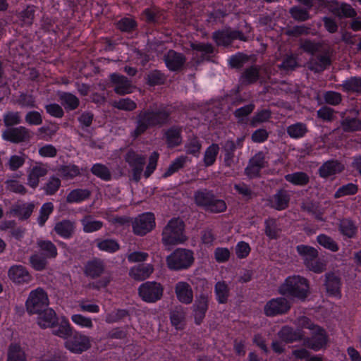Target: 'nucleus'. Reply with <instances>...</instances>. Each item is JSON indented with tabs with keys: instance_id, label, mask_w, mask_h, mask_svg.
I'll use <instances>...</instances> for the list:
<instances>
[{
	"instance_id": "nucleus-54",
	"label": "nucleus",
	"mask_w": 361,
	"mask_h": 361,
	"mask_svg": "<svg viewBox=\"0 0 361 361\" xmlns=\"http://www.w3.org/2000/svg\"><path fill=\"white\" fill-rule=\"evenodd\" d=\"M255 107V106L254 104H249L235 109L233 112V115L236 118H238V123H245L247 116L254 111Z\"/></svg>"
},
{
	"instance_id": "nucleus-1",
	"label": "nucleus",
	"mask_w": 361,
	"mask_h": 361,
	"mask_svg": "<svg viewBox=\"0 0 361 361\" xmlns=\"http://www.w3.org/2000/svg\"><path fill=\"white\" fill-rule=\"evenodd\" d=\"M172 111V107L164 104L159 106L153 104L147 109L139 111L136 116L135 128L132 132V136L137 137L149 128H161L169 125Z\"/></svg>"
},
{
	"instance_id": "nucleus-22",
	"label": "nucleus",
	"mask_w": 361,
	"mask_h": 361,
	"mask_svg": "<svg viewBox=\"0 0 361 361\" xmlns=\"http://www.w3.org/2000/svg\"><path fill=\"white\" fill-rule=\"evenodd\" d=\"M221 149L224 154V164L227 167L233 166L237 162L235 156L236 145L232 140H227L221 143Z\"/></svg>"
},
{
	"instance_id": "nucleus-18",
	"label": "nucleus",
	"mask_w": 361,
	"mask_h": 361,
	"mask_svg": "<svg viewBox=\"0 0 361 361\" xmlns=\"http://www.w3.org/2000/svg\"><path fill=\"white\" fill-rule=\"evenodd\" d=\"M8 274L10 279L18 284L28 283L32 279L27 269L22 265H13L11 267L8 269Z\"/></svg>"
},
{
	"instance_id": "nucleus-36",
	"label": "nucleus",
	"mask_w": 361,
	"mask_h": 361,
	"mask_svg": "<svg viewBox=\"0 0 361 361\" xmlns=\"http://www.w3.org/2000/svg\"><path fill=\"white\" fill-rule=\"evenodd\" d=\"M214 194L212 190L207 189L198 190L194 193L195 202L199 207L204 209Z\"/></svg>"
},
{
	"instance_id": "nucleus-16",
	"label": "nucleus",
	"mask_w": 361,
	"mask_h": 361,
	"mask_svg": "<svg viewBox=\"0 0 361 361\" xmlns=\"http://www.w3.org/2000/svg\"><path fill=\"white\" fill-rule=\"evenodd\" d=\"M209 306L208 295L202 293L197 296L192 305V314L196 324H200L205 317L206 312Z\"/></svg>"
},
{
	"instance_id": "nucleus-37",
	"label": "nucleus",
	"mask_w": 361,
	"mask_h": 361,
	"mask_svg": "<svg viewBox=\"0 0 361 361\" xmlns=\"http://www.w3.org/2000/svg\"><path fill=\"white\" fill-rule=\"evenodd\" d=\"M142 16L144 20L149 24H158L164 19L161 11L157 8H148L145 9Z\"/></svg>"
},
{
	"instance_id": "nucleus-59",
	"label": "nucleus",
	"mask_w": 361,
	"mask_h": 361,
	"mask_svg": "<svg viewBox=\"0 0 361 361\" xmlns=\"http://www.w3.org/2000/svg\"><path fill=\"white\" fill-rule=\"evenodd\" d=\"M265 234L270 239H276L279 237V229L278 228L276 221L274 219H268L264 221Z\"/></svg>"
},
{
	"instance_id": "nucleus-9",
	"label": "nucleus",
	"mask_w": 361,
	"mask_h": 361,
	"mask_svg": "<svg viewBox=\"0 0 361 361\" xmlns=\"http://www.w3.org/2000/svg\"><path fill=\"white\" fill-rule=\"evenodd\" d=\"M212 39L218 46L228 47L235 39H240L243 42L247 40V37L244 35L243 32L226 28L221 30H217L213 32Z\"/></svg>"
},
{
	"instance_id": "nucleus-25",
	"label": "nucleus",
	"mask_w": 361,
	"mask_h": 361,
	"mask_svg": "<svg viewBox=\"0 0 361 361\" xmlns=\"http://www.w3.org/2000/svg\"><path fill=\"white\" fill-rule=\"evenodd\" d=\"M37 323L42 328H51L58 324V317L51 308H46L41 313H37Z\"/></svg>"
},
{
	"instance_id": "nucleus-44",
	"label": "nucleus",
	"mask_w": 361,
	"mask_h": 361,
	"mask_svg": "<svg viewBox=\"0 0 361 361\" xmlns=\"http://www.w3.org/2000/svg\"><path fill=\"white\" fill-rule=\"evenodd\" d=\"M81 224L83 231L85 233H92L101 229L103 226V222L97 221L90 215H87L81 219Z\"/></svg>"
},
{
	"instance_id": "nucleus-40",
	"label": "nucleus",
	"mask_w": 361,
	"mask_h": 361,
	"mask_svg": "<svg viewBox=\"0 0 361 361\" xmlns=\"http://www.w3.org/2000/svg\"><path fill=\"white\" fill-rule=\"evenodd\" d=\"M227 205L224 200L218 198L215 194L209 200L204 210L211 213H221L226 210Z\"/></svg>"
},
{
	"instance_id": "nucleus-30",
	"label": "nucleus",
	"mask_w": 361,
	"mask_h": 361,
	"mask_svg": "<svg viewBox=\"0 0 361 361\" xmlns=\"http://www.w3.org/2000/svg\"><path fill=\"white\" fill-rule=\"evenodd\" d=\"M279 337L285 343H289L302 339V334L300 330L295 331L293 328L285 326L278 333Z\"/></svg>"
},
{
	"instance_id": "nucleus-45",
	"label": "nucleus",
	"mask_w": 361,
	"mask_h": 361,
	"mask_svg": "<svg viewBox=\"0 0 361 361\" xmlns=\"http://www.w3.org/2000/svg\"><path fill=\"white\" fill-rule=\"evenodd\" d=\"M219 151V145L215 143L212 144L206 149L203 158L204 166L208 167L215 163Z\"/></svg>"
},
{
	"instance_id": "nucleus-31",
	"label": "nucleus",
	"mask_w": 361,
	"mask_h": 361,
	"mask_svg": "<svg viewBox=\"0 0 361 361\" xmlns=\"http://www.w3.org/2000/svg\"><path fill=\"white\" fill-rule=\"evenodd\" d=\"M153 271L152 265L142 264L131 268L129 274L135 280L143 281L148 278Z\"/></svg>"
},
{
	"instance_id": "nucleus-3",
	"label": "nucleus",
	"mask_w": 361,
	"mask_h": 361,
	"mask_svg": "<svg viewBox=\"0 0 361 361\" xmlns=\"http://www.w3.org/2000/svg\"><path fill=\"white\" fill-rule=\"evenodd\" d=\"M279 293L282 295L290 296L305 300L309 293L308 281L298 275L289 276L280 286Z\"/></svg>"
},
{
	"instance_id": "nucleus-49",
	"label": "nucleus",
	"mask_w": 361,
	"mask_h": 361,
	"mask_svg": "<svg viewBox=\"0 0 361 361\" xmlns=\"http://www.w3.org/2000/svg\"><path fill=\"white\" fill-rule=\"evenodd\" d=\"M339 231L345 236L348 238H353L357 233V227L349 219H343L340 221Z\"/></svg>"
},
{
	"instance_id": "nucleus-63",
	"label": "nucleus",
	"mask_w": 361,
	"mask_h": 361,
	"mask_svg": "<svg viewBox=\"0 0 361 361\" xmlns=\"http://www.w3.org/2000/svg\"><path fill=\"white\" fill-rule=\"evenodd\" d=\"M358 187L357 185L350 183L341 186L335 192L334 197L340 198L345 195H352L357 193Z\"/></svg>"
},
{
	"instance_id": "nucleus-15",
	"label": "nucleus",
	"mask_w": 361,
	"mask_h": 361,
	"mask_svg": "<svg viewBox=\"0 0 361 361\" xmlns=\"http://www.w3.org/2000/svg\"><path fill=\"white\" fill-rule=\"evenodd\" d=\"M265 159L264 152L260 151L256 153L249 160L248 164L245 169V174L250 178L259 177L261 170L267 166Z\"/></svg>"
},
{
	"instance_id": "nucleus-58",
	"label": "nucleus",
	"mask_w": 361,
	"mask_h": 361,
	"mask_svg": "<svg viewBox=\"0 0 361 361\" xmlns=\"http://www.w3.org/2000/svg\"><path fill=\"white\" fill-rule=\"evenodd\" d=\"M8 361H26L25 353L19 345L11 344L9 346Z\"/></svg>"
},
{
	"instance_id": "nucleus-52",
	"label": "nucleus",
	"mask_w": 361,
	"mask_h": 361,
	"mask_svg": "<svg viewBox=\"0 0 361 361\" xmlns=\"http://www.w3.org/2000/svg\"><path fill=\"white\" fill-rule=\"evenodd\" d=\"M233 188L236 192L242 196V199L246 202H248L256 196V194L251 189L250 186L245 183H235Z\"/></svg>"
},
{
	"instance_id": "nucleus-53",
	"label": "nucleus",
	"mask_w": 361,
	"mask_h": 361,
	"mask_svg": "<svg viewBox=\"0 0 361 361\" xmlns=\"http://www.w3.org/2000/svg\"><path fill=\"white\" fill-rule=\"evenodd\" d=\"M96 241L97 247L102 251L112 253L116 252L120 248L119 244L113 239H97Z\"/></svg>"
},
{
	"instance_id": "nucleus-8",
	"label": "nucleus",
	"mask_w": 361,
	"mask_h": 361,
	"mask_svg": "<svg viewBox=\"0 0 361 361\" xmlns=\"http://www.w3.org/2000/svg\"><path fill=\"white\" fill-rule=\"evenodd\" d=\"M164 288L156 281H147L142 283L138 288L140 298L147 302H156L163 296Z\"/></svg>"
},
{
	"instance_id": "nucleus-33",
	"label": "nucleus",
	"mask_w": 361,
	"mask_h": 361,
	"mask_svg": "<svg viewBox=\"0 0 361 361\" xmlns=\"http://www.w3.org/2000/svg\"><path fill=\"white\" fill-rule=\"evenodd\" d=\"M296 250L302 257L306 267L314 258H317L318 257V251L311 246L299 245L296 247Z\"/></svg>"
},
{
	"instance_id": "nucleus-17",
	"label": "nucleus",
	"mask_w": 361,
	"mask_h": 361,
	"mask_svg": "<svg viewBox=\"0 0 361 361\" xmlns=\"http://www.w3.org/2000/svg\"><path fill=\"white\" fill-rule=\"evenodd\" d=\"M164 61L169 70L179 71L183 68L186 58L182 53L170 49L164 54Z\"/></svg>"
},
{
	"instance_id": "nucleus-51",
	"label": "nucleus",
	"mask_w": 361,
	"mask_h": 361,
	"mask_svg": "<svg viewBox=\"0 0 361 361\" xmlns=\"http://www.w3.org/2000/svg\"><path fill=\"white\" fill-rule=\"evenodd\" d=\"M31 267L36 271H43L46 269L48 264L47 258L42 255L33 254L29 258Z\"/></svg>"
},
{
	"instance_id": "nucleus-27",
	"label": "nucleus",
	"mask_w": 361,
	"mask_h": 361,
	"mask_svg": "<svg viewBox=\"0 0 361 361\" xmlns=\"http://www.w3.org/2000/svg\"><path fill=\"white\" fill-rule=\"evenodd\" d=\"M260 66L252 65L246 68L240 75V81L247 85L256 82L259 79Z\"/></svg>"
},
{
	"instance_id": "nucleus-38",
	"label": "nucleus",
	"mask_w": 361,
	"mask_h": 361,
	"mask_svg": "<svg viewBox=\"0 0 361 361\" xmlns=\"http://www.w3.org/2000/svg\"><path fill=\"white\" fill-rule=\"evenodd\" d=\"M327 47L328 45H326L324 43L316 42L310 39H305L300 43V47L303 49V51L306 53L312 54V56H314L319 51H323V49Z\"/></svg>"
},
{
	"instance_id": "nucleus-2",
	"label": "nucleus",
	"mask_w": 361,
	"mask_h": 361,
	"mask_svg": "<svg viewBox=\"0 0 361 361\" xmlns=\"http://www.w3.org/2000/svg\"><path fill=\"white\" fill-rule=\"evenodd\" d=\"M159 154L154 152L149 157L148 164L144 171L146 164V156L133 149H129L124 155V160L128 163L130 171L129 172V180L139 183L143 173L145 178H148L157 168Z\"/></svg>"
},
{
	"instance_id": "nucleus-50",
	"label": "nucleus",
	"mask_w": 361,
	"mask_h": 361,
	"mask_svg": "<svg viewBox=\"0 0 361 361\" xmlns=\"http://www.w3.org/2000/svg\"><path fill=\"white\" fill-rule=\"evenodd\" d=\"M22 121L19 111H8L3 116L4 125L6 128H10L20 124Z\"/></svg>"
},
{
	"instance_id": "nucleus-20",
	"label": "nucleus",
	"mask_w": 361,
	"mask_h": 361,
	"mask_svg": "<svg viewBox=\"0 0 361 361\" xmlns=\"http://www.w3.org/2000/svg\"><path fill=\"white\" fill-rule=\"evenodd\" d=\"M177 299L183 304L189 305L193 300V291L190 285L185 281L178 282L174 287Z\"/></svg>"
},
{
	"instance_id": "nucleus-10",
	"label": "nucleus",
	"mask_w": 361,
	"mask_h": 361,
	"mask_svg": "<svg viewBox=\"0 0 361 361\" xmlns=\"http://www.w3.org/2000/svg\"><path fill=\"white\" fill-rule=\"evenodd\" d=\"M2 139L14 144L27 142L32 138V133L25 126H14L6 128L2 132Z\"/></svg>"
},
{
	"instance_id": "nucleus-46",
	"label": "nucleus",
	"mask_w": 361,
	"mask_h": 361,
	"mask_svg": "<svg viewBox=\"0 0 361 361\" xmlns=\"http://www.w3.org/2000/svg\"><path fill=\"white\" fill-rule=\"evenodd\" d=\"M285 180L295 185L304 186L310 181L309 176L305 172H295L285 176Z\"/></svg>"
},
{
	"instance_id": "nucleus-57",
	"label": "nucleus",
	"mask_w": 361,
	"mask_h": 361,
	"mask_svg": "<svg viewBox=\"0 0 361 361\" xmlns=\"http://www.w3.org/2000/svg\"><path fill=\"white\" fill-rule=\"evenodd\" d=\"M61 181L59 178L51 176L44 185L42 189L48 195H54L61 187Z\"/></svg>"
},
{
	"instance_id": "nucleus-6",
	"label": "nucleus",
	"mask_w": 361,
	"mask_h": 361,
	"mask_svg": "<svg viewBox=\"0 0 361 361\" xmlns=\"http://www.w3.org/2000/svg\"><path fill=\"white\" fill-rule=\"evenodd\" d=\"M26 309L29 314L41 313L48 307L49 298L42 288L31 291L26 301Z\"/></svg>"
},
{
	"instance_id": "nucleus-23",
	"label": "nucleus",
	"mask_w": 361,
	"mask_h": 361,
	"mask_svg": "<svg viewBox=\"0 0 361 361\" xmlns=\"http://www.w3.org/2000/svg\"><path fill=\"white\" fill-rule=\"evenodd\" d=\"M104 269V261L99 258H94L86 263L84 271L87 276L97 279L103 274Z\"/></svg>"
},
{
	"instance_id": "nucleus-62",
	"label": "nucleus",
	"mask_w": 361,
	"mask_h": 361,
	"mask_svg": "<svg viewBox=\"0 0 361 361\" xmlns=\"http://www.w3.org/2000/svg\"><path fill=\"white\" fill-rule=\"evenodd\" d=\"M271 112L269 109H262L257 111L250 121L252 127H256L258 124L267 121L271 118Z\"/></svg>"
},
{
	"instance_id": "nucleus-56",
	"label": "nucleus",
	"mask_w": 361,
	"mask_h": 361,
	"mask_svg": "<svg viewBox=\"0 0 361 361\" xmlns=\"http://www.w3.org/2000/svg\"><path fill=\"white\" fill-rule=\"evenodd\" d=\"M91 172L101 179L108 181L111 178V173L109 169L104 164H95L91 169Z\"/></svg>"
},
{
	"instance_id": "nucleus-60",
	"label": "nucleus",
	"mask_w": 361,
	"mask_h": 361,
	"mask_svg": "<svg viewBox=\"0 0 361 361\" xmlns=\"http://www.w3.org/2000/svg\"><path fill=\"white\" fill-rule=\"evenodd\" d=\"M53 334L63 338L70 337L72 334V329L67 319H62L56 329L53 330Z\"/></svg>"
},
{
	"instance_id": "nucleus-32",
	"label": "nucleus",
	"mask_w": 361,
	"mask_h": 361,
	"mask_svg": "<svg viewBox=\"0 0 361 361\" xmlns=\"http://www.w3.org/2000/svg\"><path fill=\"white\" fill-rule=\"evenodd\" d=\"M190 47L192 51L200 52L201 54L198 61L209 60L211 55L214 52V47L212 44L209 43H191Z\"/></svg>"
},
{
	"instance_id": "nucleus-39",
	"label": "nucleus",
	"mask_w": 361,
	"mask_h": 361,
	"mask_svg": "<svg viewBox=\"0 0 361 361\" xmlns=\"http://www.w3.org/2000/svg\"><path fill=\"white\" fill-rule=\"evenodd\" d=\"M91 192L87 189H75L71 190L66 197V202L71 204L80 202L90 197Z\"/></svg>"
},
{
	"instance_id": "nucleus-14",
	"label": "nucleus",
	"mask_w": 361,
	"mask_h": 361,
	"mask_svg": "<svg viewBox=\"0 0 361 361\" xmlns=\"http://www.w3.org/2000/svg\"><path fill=\"white\" fill-rule=\"evenodd\" d=\"M327 343V335L325 330L318 326L312 331L311 337L303 338V345L314 351L325 347Z\"/></svg>"
},
{
	"instance_id": "nucleus-41",
	"label": "nucleus",
	"mask_w": 361,
	"mask_h": 361,
	"mask_svg": "<svg viewBox=\"0 0 361 361\" xmlns=\"http://www.w3.org/2000/svg\"><path fill=\"white\" fill-rule=\"evenodd\" d=\"M216 300L220 304L226 303L230 294V289L225 281H218L214 286Z\"/></svg>"
},
{
	"instance_id": "nucleus-48",
	"label": "nucleus",
	"mask_w": 361,
	"mask_h": 361,
	"mask_svg": "<svg viewBox=\"0 0 361 361\" xmlns=\"http://www.w3.org/2000/svg\"><path fill=\"white\" fill-rule=\"evenodd\" d=\"M185 312L181 307H177L170 313V319L173 326L177 329H183Z\"/></svg>"
},
{
	"instance_id": "nucleus-34",
	"label": "nucleus",
	"mask_w": 361,
	"mask_h": 361,
	"mask_svg": "<svg viewBox=\"0 0 361 361\" xmlns=\"http://www.w3.org/2000/svg\"><path fill=\"white\" fill-rule=\"evenodd\" d=\"M325 286L326 291L331 295H336L340 293V278L334 273L326 274Z\"/></svg>"
},
{
	"instance_id": "nucleus-35",
	"label": "nucleus",
	"mask_w": 361,
	"mask_h": 361,
	"mask_svg": "<svg viewBox=\"0 0 361 361\" xmlns=\"http://www.w3.org/2000/svg\"><path fill=\"white\" fill-rule=\"evenodd\" d=\"M59 100L65 109L68 110L76 109L80 104L79 99L69 92H61L59 94Z\"/></svg>"
},
{
	"instance_id": "nucleus-42",
	"label": "nucleus",
	"mask_w": 361,
	"mask_h": 361,
	"mask_svg": "<svg viewBox=\"0 0 361 361\" xmlns=\"http://www.w3.org/2000/svg\"><path fill=\"white\" fill-rule=\"evenodd\" d=\"M308 129L307 125L303 123H295L287 127V134L293 139H299L305 135Z\"/></svg>"
},
{
	"instance_id": "nucleus-43",
	"label": "nucleus",
	"mask_w": 361,
	"mask_h": 361,
	"mask_svg": "<svg viewBox=\"0 0 361 361\" xmlns=\"http://www.w3.org/2000/svg\"><path fill=\"white\" fill-rule=\"evenodd\" d=\"M37 244L46 258H55L57 256V248L51 241L39 240Z\"/></svg>"
},
{
	"instance_id": "nucleus-13",
	"label": "nucleus",
	"mask_w": 361,
	"mask_h": 361,
	"mask_svg": "<svg viewBox=\"0 0 361 361\" xmlns=\"http://www.w3.org/2000/svg\"><path fill=\"white\" fill-rule=\"evenodd\" d=\"M65 346L71 352L80 354L90 348V339L84 334L75 332L70 336V338L65 343Z\"/></svg>"
},
{
	"instance_id": "nucleus-5",
	"label": "nucleus",
	"mask_w": 361,
	"mask_h": 361,
	"mask_svg": "<svg viewBox=\"0 0 361 361\" xmlns=\"http://www.w3.org/2000/svg\"><path fill=\"white\" fill-rule=\"evenodd\" d=\"M193 252L184 248H177L166 257V264L169 269L180 271L187 269L194 262Z\"/></svg>"
},
{
	"instance_id": "nucleus-55",
	"label": "nucleus",
	"mask_w": 361,
	"mask_h": 361,
	"mask_svg": "<svg viewBox=\"0 0 361 361\" xmlns=\"http://www.w3.org/2000/svg\"><path fill=\"white\" fill-rule=\"evenodd\" d=\"M147 82L150 86H155L164 84L166 78L160 71L154 70L147 75Z\"/></svg>"
},
{
	"instance_id": "nucleus-29",
	"label": "nucleus",
	"mask_w": 361,
	"mask_h": 361,
	"mask_svg": "<svg viewBox=\"0 0 361 361\" xmlns=\"http://www.w3.org/2000/svg\"><path fill=\"white\" fill-rule=\"evenodd\" d=\"M75 223L70 220H63L57 222L54 226V231L61 237L71 238L75 233Z\"/></svg>"
},
{
	"instance_id": "nucleus-24",
	"label": "nucleus",
	"mask_w": 361,
	"mask_h": 361,
	"mask_svg": "<svg viewBox=\"0 0 361 361\" xmlns=\"http://www.w3.org/2000/svg\"><path fill=\"white\" fill-rule=\"evenodd\" d=\"M344 169V165L338 160H329L324 162L319 169L321 177L328 178L331 176L339 173Z\"/></svg>"
},
{
	"instance_id": "nucleus-47",
	"label": "nucleus",
	"mask_w": 361,
	"mask_h": 361,
	"mask_svg": "<svg viewBox=\"0 0 361 361\" xmlns=\"http://www.w3.org/2000/svg\"><path fill=\"white\" fill-rule=\"evenodd\" d=\"M309 8H302L300 6H294L289 9V13L292 18L298 22H305L311 18Z\"/></svg>"
},
{
	"instance_id": "nucleus-12",
	"label": "nucleus",
	"mask_w": 361,
	"mask_h": 361,
	"mask_svg": "<svg viewBox=\"0 0 361 361\" xmlns=\"http://www.w3.org/2000/svg\"><path fill=\"white\" fill-rule=\"evenodd\" d=\"M133 230L137 235H145L155 226V218L151 212L138 215L132 222Z\"/></svg>"
},
{
	"instance_id": "nucleus-7",
	"label": "nucleus",
	"mask_w": 361,
	"mask_h": 361,
	"mask_svg": "<svg viewBox=\"0 0 361 361\" xmlns=\"http://www.w3.org/2000/svg\"><path fill=\"white\" fill-rule=\"evenodd\" d=\"M332 55L333 49L328 46L323 51L312 56L307 63V68L315 73L323 72L331 66Z\"/></svg>"
},
{
	"instance_id": "nucleus-21",
	"label": "nucleus",
	"mask_w": 361,
	"mask_h": 361,
	"mask_svg": "<svg viewBox=\"0 0 361 361\" xmlns=\"http://www.w3.org/2000/svg\"><path fill=\"white\" fill-rule=\"evenodd\" d=\"M111 82L115 85L114 91L120 95H124L131 92V81L124 75L112 73L110 75Z\"/></svg>"
},
{
	"instance_id": "nucleus-4",
	"label": "nucleus",
	"mask_w": 361,
	"mask_h": 361,
	"mask_svg": "<svg viewBox=\"0 0 361 361\" xmlns=\"http://www.w3.org/2000/svg\"><path fill=\"white\" fill-rule=\"evenodd\" d=\"M185 224L182 219L173 218L171 219L162 231L161 240L164 245H176L186 240L184 235Z\"/></svg>"
},
{
	"instance_id": "nucleus-26",
	"label": "nucleus",
	"mask_w": 361,
	"mask_h": 361,
	"mask_svg": "<svg viewBox=\"0 0 361 361\" xmlns=\"http://www.w3.org/2000/svg\"><path fill=\"white\" fill-rule=\"evenodd\" d=\"M290 195L285 190H279L270 199V204L272 208L277 210H283L288 207Z\"/></svg>"
},
{
	"instance_id": "nucleus-11",
	"label": "nucleus",
	"mask_w": 361,
	"mask_h": 361,
	"mask_svg": "<svg viewBox=\"0 0 361 361\" xmlns=\"http://www.w3.org/2000/svg\"><path fill=\"white\" fill-rule=\"evenodd\" d=\"M291 302L284 297H279L269 300L264 307V312L267 317H275L285 314L291 307Z\"/></svg>"
},
{
	"instance_id": "nucleus-61",
	"label": "nucleus",
	"mask_w": 361,
	"mask_h": 361,
	"mask_svg": "<svg viewBox=\"0 0 361 361\" xmlns=\"http://www.w3.org/2000/svg\"><path fill=\"white\" fill-rule=\"evenodd\" d=\"M342 86L346 91L361 93V77H351L345 80Z\"/></svg>"
},
{
	"instance_id": "nucleus-28",
	"label": "nucleus",
	"mask_w": 361,
	"mask_h": 361,
	"mask_svg": "<svg viewBox=\"0 0 361 361\" xmlns=\"http://www.w3.org/2000/svg\"><path fill=\"white\" fill-rule=\"evenodd\" d=\"M182 128L173 126L165 131L164 135L169 147H174L180 145L182 142Z\"/></svg>"
},
{
	"instance_id": "nucleus-19",
	"label": "nucleus",
	"mask_w": 361,
	"mask_h": 361,
	"mask_svg": "<svg viewBox=\"0 0 361 361\" xmlns=\"http://www.w3.org/2000/svg\"><path fill=\"white\" fill-rule=\"evenodd\" d=\"M48 173V166L42 163H37L28 171L27 185L32 188H36L39 183V178Z\"/></svg>"
},
{
	"instance_id": "nucleus-64",
	"label": "nucleus",
	"mask_w": 361,
	"mask_h": 361,
	"mask_svg": "<svg viewBox=\"0 0 361 361\" xmlns=\"http://www.w3.org/2000/svg\"><path fill=\"white\" fill-rule=\"evenodd\" d=\"M341 126L345 132L361 130V125L359 118H345L341 122Z\"/></svg>"
}]
</instances>
